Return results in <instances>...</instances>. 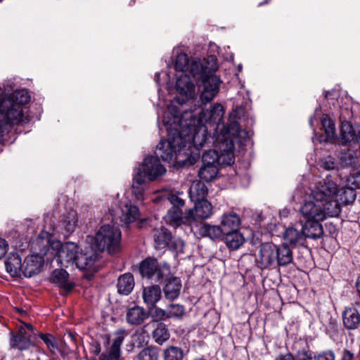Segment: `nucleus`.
I'll return each mask as SVG.
<instances>
[{"instance_id":"obj_8","label":"nucleus","mask_w":360,"mask_h":360,"mask_svg":"<svg viewBox=\"0 0 360 360\" xmlns=\"http://www.w3.org/2000/svg\"><path fill=\"white\" fill-rule=\"evenodd\" d=\"M139 272L143 277L153 278L161 282L171 274L170 266L166 263H159L158 259L147 257L139 264Z\"/></svg>"},{"instance_id":"obj_21","label":"nucleus","mask_w":360,"mask_h":360,"mask_svg":"<svg viewBox=\"0 0 360 360\" xmlns=\"http://www.w3.org/2000/svg\"><path fill=\"white\" fill-rule=\"evenodd\" d=\"M162 291L160 287L158 285H152L143 287L142 297L143 302L152 307H155V304L160 300Z\"/></svg>"},{"instance_id":"obj_39","label":"nucleus","mask_w":360,"mask_h":360,"mask_svg":"<svg viewBox=\"0 0 360 360\" xmlns=\"http://www.w3.org/2000/svg\"><path fill=\"white\" fill-rule=\"evenodd\" d=\"M170 334L165 324L159 323L156 328L153 332V337L155 342L159 345H162L169 338Z\"/></svg>"},{"instance_id":"obj_4","label":"nucleus","mask_w":360,"mask_h":360,"mask_svg":"<svg viewBox=\"0 0 360 360\" xmlns=\"http://www.w3.org/2000/svg\"><path fill=\"white\" fill-rule=\"evenodd\" d=\"M300 213L304 219L309 222L310 221H323L328 217H338L341 212L340 202L330 201L325 203L321 200L312 198L310 195L309 200L300 207Z\"/></svg>"},{"instance_id":"obj_15","label":"nucleus","mask_w":360,"mask_h":360,"mask_svg":"<svg viewBox=\"0 0 360 360\" xmlns=\"http://www.w3.org/2000/svg\"><path fill=\"white\" fill-rule=\"evenodd\" d=\"M342 323L348 330H354L360 326V313L354 306L345 307L342 312Z\"/></svg>"},{"instance_id":"obj_27","label":"nucleus","mask_w":360,"mask_h":360,"mask_svg":"<svg viewBox=\"0 0 360 360\" xmlns=\"http://www.w3.org/2000/svg\"><path fill=\"white\" fill-rule=\"evenodd\" d=\"M163 219L167 224L174 227H178L181 224H188L186 221L185 216L183 217L181 209L170 208Z\"/></svg>"},{"instance_id":"obj_24","label":"nucleus","mask_w":360,"mask_h":360,"mask_svg":"<svg viewBox=\"0 0 360 360\" xmlns=\"http://www.w3.org/2000/svg\"><path fill=\"white\" fill-rule=\"evenodd\" d=\"M153 236L156 247L160 249L168 247L172 239L170 231L164 226L155 229Z\"/></svg>"},{"instance_id":"obj_2","label":"nucleus","mask_w":360,"mask_h":360,"mask_svg":"<svg viewBox=\"0 0 360 360\" xmlns=\"http://www.w3.org/2000/svg\"><path fill=\"white\" fill-rule=\"evenodd\" d=\"M56 250L54 259L58 265L68 267L70 264H75L82 270H91L96 262L98 259L96 252L84 253L79 246L72 242L53 243Z\"/></svg>"},{"instance_id":"obj_13","label":"nucleus","mask_w":360,"mask_h":360,"mask_svg":"<svg viewBox=\"0 0 360 360\" xmlns=\"http://www.w3.org/2000/svg\"><path fill=\"white\" fill-rule=\"evenodd\" d=\"M160 146V143L157 146ZM158 150V148H156ZM157 157L148 156L143 162L142 169L147 174V176L150 181H153L157 178L162 176L166 172L165 167L160 163L159 158L164 160L160 155H158L157 150H155Z\"/></svg>"},{"instance_id":"obj_36","label":"nucleus","mask_w":360,"mask_h":360,"mask_svg":"<svg viewBox=\"0 0 360 360\" xmlns=\"http://www.w3.org/2000/svg\"><path fill=\"white\" fill-rule=\"evenodd\" d=\"M146 326L138 328L131 335V342L134 347H141L147 345L149 335L146 330Z\"/></svg>"},{"instance_id":"obj_18","label":"nucleus","mask_w":360,"mask_h":360,"mask_svg":"<svg viewBox=\"0 0 360 360\" xmlns=\"http://www.w3.org/2000/svg\"><path fill=\"white\" fill-rule=\"evenodd\" d=\"M163 281H165V285L163 288V292L166 299L174 300L176 299L180 295L181 288V279L176 276H169Z\"/></svg>"},{"instance_id":"obj_38","label":"nucleus","mask_w":360,"mask_h":360,"mask_svg":"<svg viewBox=\"0 0 360 360\" xmlns=\"http://www.w3.org/2000/svg\"><path fill=\"white\" fill-rule=\"evenodd\" d=\"M218 172L217 165H202L198 172V176L200 179L207 182L214 179Z\"/></svg>"},{"instance_id":"obj_59","label":"nucleus","mask_w":360,"mask_h":360,"mask_svg":"<svg viewBox=\"0 0 360 360\" xmlns=\"http://www.w3.org/2000/svg\"><path fill=\"white\" fill-rule=\"evenodd\" d=\"M133 192L136 196L137 200H143V186H136L135 189H133Z\"/></svg>"},{"instance_id":"obj_56","label":"nucleus","mask_w":360,"mask_h":360,"mask_svg":"<svg viewBox=\"0 0 360 360\" xmlns=\"http://www.w3.org/2000/svg\"><path fill=\"white\" fill-rule=\"evenodd\" d=\"M335 354L331 350L323 352L316 357V360H335Z\"/></svg>"},{"instance_id":"obj_46","label":"nucleus","mask_w":360,"mask_h":360,"mask_svg":"<svg viewBox=\"0 0 360 360\" xmlns=\"http://www.w3.org/2000/svg\"><path fill=\"white\" fill-rule=\"evenodd\" d=\"M115 338L112 341L111 347L115 349L117 351H120V347L127 335V332L125 329H120L117 330L115 334Z\"/></svg>"},{"instance_id":"obj_49","label":"nucleus","mask_w":360,"mask_h":360,"mask_svg":"<svg viewBox=\"0 0 360 360\" xmlns=\"http://www.w3.org/2000/svg\"><path fill=\"white\" fill-rule=\"evenodd\" d=\"M169 308V309L167 311L169 312V318H181L184 314V307L181 304H170Z\"/></svg>"},{"instance_id":"obj_44","label":"nucleus","mask_w":360,"mask_h":360,"mask_svg":"<svg viewBox=\"0 0 360 360\" xmlns=\"http://www.w3.org/2000/svg\"><path fill=\"white\" fill-rule=\"evenodd\" d=\"M158 350L154 347L143 349L138 355L139 360H158Z\"/></svg>"},{"instance_id":"obj_37","label":"nucleus","mask_w":360,"mask_h":360,"mask_svg":"<svg viewBox=\"0 0 360 360\" xmlns=\"http://www.w3.org/2000/svg\"><path fill=\"white\" fill-rule=\"evenodd\" d=\"M188 75L192 76L195 79H202L203 77L207 76L206 70L203 65L196 60H193L188 65V70L187 71Z\"/></svg>"},{"instance_id":"obj_10","label":"nucleus","mask_w":360,"mask_h":360,"mask_svg":"<svg viewBox=\"0 0 360 360\" xmlns=\"http://www.w3.org/2000/svg\"><path fill=\"white\" fill-rule=\"evenodd\" d=\"M224 115V109L221 104L214 103L209 108L202 109L198 117H196V122L206 126L207 124L213 127V130L217 131L222 120Z\"/></svg>"},{"instance_id":"obj_57","label":"nucleus","mask_w":360,"mask_h":360,"mask_svg":"<svg viewBox=\"0 0 360 360\" xmlns=\"http://www.w3.org/2000/svg\"><path fill=\"white\" fill-rule=\"evenodd\" d=\"M11 334H13L15 335L24 336L25 338H30V340H31V338L33 335L31 332L27 331V328L23 327L22 326H20L19 327L17 333L12 332Z\"/></svg>"},{"instance_id":"obj_30","label":"nucleus","mask_w":360,"mask_h":360,"mask_svg":"<svg viewBox=\"0 0 360 360\" xmlns=\"http://www.w3.org/2000/svg\"><path fill=\"white\" fill-rule=\"evenodd\" d=\"M198 232L202 237L216 240L221 238L224 231L219 226L203 224L200 226Z\"/></svg>"},{"instance_id":"obj_53","label":"nucleus","mask_w":360,"mask_h":360,"mask_svg":"<svg viewBox=\"0 0 360 360\" xmlns=\"http://www.w3.org/2000/svg\"><path fill=\"white\" fill-rule=\"evenodd\" d=\"M297 360H316V356L309 350L299 351L296 354Z\"/></svg>"},{"instance_id":"obj_41","label":"nucleus","mask_w":360,"mask_h":360,"mask_svg":"<svg viewBox=\"0 0 360 360\" xmlns=\"http://www.w3.org/2000/svg\"><path fill=\"white\" fill-rule=\"evenodd\" d=\"M163 356L164 360H184V353L180 347L170 346L165 349Z\"/></svg>"},{"instance_id":"obj_17","label":"nucleus","mask_w":360,"mask_h":360,"mask_svg":"<svg viewBox=\"0 0 360 360\" xmlns=\"http://www.w3.org/2000/svg\"><path fill=\"white\" fill-rule=\"evenodd\" d=\"M148 317V312L138 305L128 308L125 316L127 323L132 326H141Z\"/></svg>"},{"instance_id":"obj_48","label":"nucleus","mask_w":360,"mask_h":360,"mask_svg":"<svg viewBox=\"0 0 360 360\" xmlns=\"http://www.w3.org/2000/svg\"><path fill=\"white\" fill-rule=\"evenodd\" d=\"M154 310L152 313V319L154 321L160 322L169 319V312L161 308L154 307Z\"/></svg>"},{"instance_id":"obj_29","label":"nucleus","mask_w":360,"mask_h":360,"mask_svg":"<svg viewBox=\"0 0 360 360\" xmlns=\"http://www.w3.org/2000/svg\"><path fill=\"white\" fill-rule=\"evenodd\" d=\"M283 239L290 245L302 244L305 239L303 229L299 231L294 227H288L283 233Z\"/></svg>"},{"instance_id":"obj_9","label":"nucleus","mask_w":360,"mask_h":360,"mask_svg":"<svg viewBox=\"0 0 360 360\" xmlns=\"http://www.w3.org/2000/svg\"><path fill=\"white\" fill-rule=\"evenodd\" d=\"M338 192L337 184L330 177H326L316 184L311 195L313 199L319 200L325 203H328L330 201L339 202L337 198Z\"/></svg>"},{"instance_id":"obj_12","label":"nucleus","mask_w":360,"mask_h":360,"mask_svg":"<svg viewBox=\"0 0 360 360\" xmlns=\"http://www.w3.org/2000/svg\"><path fill=\"white\" fill-rule=\"evenodd\" d=\"M195 207L188 210L185 214L186 221L191 225L198 220H203L210 218L212 214V206L207 200L193 201Z\"/></svg>"},{"instance_id":"obj_62","label":"nucleus","mask_w":360,"mask_h":360,"mask_svg":"<svg viewBox=\"0 0 360 360\" xmlns=\"http://www.w3.org/2000/svg\"><path fill=\"white\" fill-rule=\"evenodd\" d=\"M354 354L349 350H344L341 360H353Z\"/></svg>"},{"instance_id":"obj_55","label":"nucleus","mask_w":360,"mask_h":360,"mask_svg":"<svg viewBox=\"0 0 360 360\" xmlns=\"http://www.w3.org/2000/svg\"><path fill=\"white\" fill-rule=\"evenodd\" d=\"M171 249H173L176 252H182L184 249V242L181 240H172L169 243V245Z\"/></svg>"},{"instance_id":"obj_16","label":"nucleus","mask_w":360,"mask_h":360,"mask_svg":"<svg viewBox=\"0 0 360 360\" xmlns=\"http://www.w3.org/2000/svg\"><path fill=\"white\" fill-rule=\"evenodd\" d=\"M43 264L44 259L39 255L27 256L22 264V276L31 277L39 274Z\"/></svg>"},{"instance_id":"obj_3","label":"nucleus","mask_w":360,"mask_h":360,"mask_svg":"<svg viewBox=\"0 0 360 360\" xmlns=\"http://www.w3.org/2000/svg\"><path fill=\"white\" fill-rule=\"evenodd\" d=\"M30 101V96L26 89L15 91L12 98L3 101L1 106L6 108V110L0 122V134H3L11 126L28 122L24 116L22 105Z\"/></svg>"},{"instance_id":"obj_54","label":"nucleus","mask_w":360,"mask_h":360,"mask_svg":"<svg viewBox=\"0 0 360 360\" xmlns=\"http://www.w3.org/2000/svg\"><path fill=\"white\" fill-rule=\"evenodd\" d=\"M335 162L333 158L328 157L321 160V166L326 170L333 169L335 167Z\"/></svg>"},{"instance_id":"obj_50","label":"nucleus","mask_w":360,"mask_h":360,"mask_svg":"<svg viewBox=\"0 0 360 360\" xmlns=\"http://www.w3.org/2000/svg\"><path fill=\"white\" fill-rule=\"evenodd\" d=\"M147 176L145 172L141 170H139L134 176L133 179V183H132V189H135V188L137 186H142L143 184L145 183L146 176Z\"/></svg>"},{"instance_id":"obj_45","label":"nucleus","mask_w":360,"mask_h":360,"mask_svg":"<svg viewBox=\"0 0 360 360\" xmlns=\"http://www.w3.org/2000/svg\"><path fill=\"white\" fill-rule=\"evenodd\" d=\"M39 337L52 354H56V352L59 350L56 339L51 334L39 333Z\"/></svg>"},{"instance_id":"obj_40","label":"nucleus","mask_w":360,"mask_h":360,"mask_svg":"<svg viewBox=\"0 0 360 360\" xmlns=\"http://www.w3.org/2000/svg\"><path fill=\"white\" fill-rule=\"evenodd\" d=\"M359 162V158L355 152L352 150L342 151L340 155V163L345 167H355Z\"/></svg>"},{"instance_id":"obj_22","label":"nucleus","mask_w":360,"mask_h":360,"mask_svg":"<svg viewBox=\"0 0 360 360\" xmlns=\"http://www.w3.org/2000/svg\"><path fill=\"white\" fill-rule=\"evenodd\" d=\"M240 224V217L233 211L224 213L221 217V225L224 232L238 230Z\"/></svg>"},{"instance_id":"obj_14","label":"nucleus","mask_w":360,"mask_h":360,"mask_svg":"<svg viewBox=\"0 0 360 360\" xmlns=\"http://www.w3.org/2000/svg\"><path fill=\"white\" fill-rule=\"evenodd\" d=\"M276 245L264 243L261 245L257 262L260 269H266L276 262Z\"/></svg>"},{"instance_id":"obj_60","label":"nucleus","mask_w":360,"mask_h":360,"mask_svg":"<svg viewBox=\"0 0 360 360\" xmlns=\"http://www.w3.org/2000/svg\"><path fill=\"white\" fill-rule=\"evenodd\" d=\"M4 89L0 86V122H1V119L3 118V115L5 114L6 108L1 106V103L3 101L7 100L8 98H4Z\"/></svg>"},{"instance_id":"obj_1","label":"nucleus","mask_w":360,"mask_h":360,"mask_svg":"<svg viewBox=\"0 0 360 360\" xmlns=\"http://www.w3.org/2000/svg\"><path fill=\"white\" fill-rule=\"evenodd\" d=\"M181 105L179 99L174 100L167 107L165 112L162 123L167 131V139L161 140L157 150L164 161L169 162L180 154L186 148L191 150L193 147L197 151L187 160L191 165L194 164L199 158V150L207 145L209 139H213L208 135L207 126L196 122V117L193 110H184V113L177 114Z\"/></svg>"},{"instance_id":"obj_20","label":"nucleus","mask_w":360,"mask_h":360,"mask_svg":"<svg viewBox=\"0 0 360 360\" xmlns=\"http://www.w3.org/2000/svg\"><path fill=\"white\" fill-rule=\"evenodd\" d=\"M6 271L13 277H21L22 264L17 253H10L5 261Z\"/></svg>"},{"instance_id":"obj_43","label":"nucleus","mask_w":360,"mask_h":360,"mask_svg":"<svg viewBox=\"0 0 360 360\" xmlns=\"http://www.w3.org/2000/svg\"><path fill=\"white\" fill-rule=\"evenodd\" d=\"M189 63L188 56L186 53H180L176 57L174 68L181 73H187Z\"/></svg>"},{"instance_id":"obj_35","label":"nucleus","mask_w":360,"mask_h":360,"mask_svg":"<svg viewBox=\"0 0 360 360\" xmlns=\"http://www.w3.org/2000/svg\"><path fill=\"white\" fill-rule=\"evenodd\" d=\"M32 345H33V344L30 338L21 335L11 334L10 347L12 349H17L22 351L28 349Z\"/></svg>"},{"instance_id":"obj_6","label":"nucleus","mask_w":360,"mask_h":360,"mask_svg":"<svg viewBox=\"0 0 360 360\" xmlns=\"http://www.w3.org/2000/svg\"><path fill=\"white\" fill-rule=\"evenodd\" d=\"M95 242L100 250L117 253L120 250L121 231L110 225H103L97 231Z\"/></svg>"},{"instance_id":"obj_19","label":"nucleus","mask_w":360,"mask_h":360,"mask_svg":"<svg viewBox=\"0 0 360 360\" xmlns=\"http://www.w3.org/2000/svg\"><path fill=\"white\" fill-rule=\"evenodd\" d=\"M50 281L63 288L66 292H69L75 287L74 283L69 280V274L63 269L54 270L51 274Z\"/></svg>"},{"instance_id":"obj_32","label":"nucleus","mask_w":360,"mask_h":360,"mask_svg":"<svg viewBox=\"0 0 360 360\" xmlns=\"http://www.w3.org/2000/svg\"><path fill=\"white\" fill-rule=\"evenodd\" d=\"M77 223V214L76 211L70 210L63 216L59 225L64 228L68 233H72Z\"/></svg>"},{"instance_id":"obj_28","label":"nucleus","mask_w":360,"mask_h":360,"mask_svg":"<svg viewBox=\"0 0 360 360\" xmlns=\"http://www.w3.org/2000/svg\"><path fill=\"white\" fill-rule=\"evenodd\" d=\"M321 221H310L305 222L302 226L305 238L313 239L320 238L323 234V229Z\"/></svg>"},{"instance_id":"obj_51","label":"nucleus","mask_w":360,"mask_h":360,"mask_svg":"<svg viewBox=\"0 0 360 360\" xmlns=\"http://www.w3.org/2000/svg\"><path fill=\"white\" fill-rule=\"evenodd\" d=\"M347 181L351 187V192L353 193L354 190L360 188V173L357 172L351 175Z\"/></svg>"},{"instance_id":"obj_34","label":"nucleus","mask_w":360,"mask_h":360,"mask_svg":"<svg viewBox=\"0 0 360 360\" xmlns=\"http://www.w3.org/2000/svg\"><path fill=\"white\" fill-rule=\"evenodd\" d=\"M207 194V188L205 185L200 181L193 183L190 188L189 195L192 201L205 200L204 198Z\"/></svg>"},{"instance_id":"obj_42","label":"nucleus","mask_w":360,"mask_h":360,"mask_svg":"<svg viewBox=\"0 0 360 360\" xmlns=\"http://www.w3.org/2000/svg\"><path fill=\"white\" fill-rule=\"evenodd\" d=\"M321 124L327 136V139H331L335 134V126L334 122L328 115H323L321 118Z\"/></svg>"},{"instance_id":"obj_64","label":"nucleus","mask_w":360,"mask_h":360,"mask_svg":"<svg viewBox=\"0 0 360 360\" xmlns=\"http://www.w3.org/2000/svg\"><path fill=\"white\" fill-rule=\"evenodd\" d=\"M356 287L358 292L360 294V276L357 278Z\"/></svg>"},{"instance_id":"obj_25","label":"nucleus","mask_w":360,"mask_h":360,"mask_svg":"<svg viewBox=\"0 0 360 360\" xmlns=\"http://www.w3.org/2000/svg\"><path fill=\"white\" fill-rule=\"evenodd\" d=\"M134 288V276L131 273L121 275L117 283V292L123 295H129Z\"/></svg>"},{"instance_id":"obj_11","label":"nucleus","mask_w":360,"mask_h":360,"mask_svg":"<svg viewBox=\"0 0 360 360\" xmlns=\"http://www.w3.org/2000/svg\"><path fill=\"white\" fill-rule=\"evenodd\" d=\"M221 82L220 78L213 74L202 77L199 91L200 100L203 104L211 102L218 94Z\"/></svg>"},{"instance_id":"obj_33","label":"nucleus","mask_w":360,"mask_h":360,"mask_svg":"<svg viewBox=\"0 0 360 360\" xmlns=\"http://www.w3.org/2000/svg\"><path fill=\"white\" fill-rule=\"evenodd\" d=\"M152 201L154 203H165L167 202H169L170 204L172 205L171 208L181 209L185 205L184 200L175 194H169L167 195L158 194L152 200Z\"/></svg>"},{"instance_id":"obj_5","label":"nucleus","mask_w":360,"mask_h":360,"mask_svg":"<svg viewBox=\"0 0 360 360\" xmlns=\"http://www.w3.org/2000/svg\"><path fill=\"white\" fill-rule=\"evenodd\" d=\"M216 149L206 150L202 156V165H231L235 162L234 143L229 139H224L217 143Z\"/></svg>"},{"instance_id":"obj_26","label":"nucleus","mask_w":360,"mask_h":360,"mask_svg":"<svg viewBox=\"0 0 360 360\" xmlns=\"http://www.w3.org/2000/svg\"><path fill=\"white\" fill-rule=\"evenodd\" d=\"M276 262L278 266H286L292 262V252L286 243L276 245Z\"/></svg>"},{"instance_id":"obj_61","label":"nucleus","mask_w":360,"mask_h":360,"mask_svg":"<svg viewBox=\"0 0 360 360\" xmlns=\"http://www.w3.org/2000/svg\"><path fill=\"white\" fill-rule=\"evenodd\" d=\"M276 360H295L294 356L290 353H287L285 354H280L276 359Z\"/></svg>"},{"instance_id":"obj_52","label":"nucleus","mask_w":360,"mask_h":360,"mask_svg":"<svg viewBox=\"0 0 360 360\" xmlns=\"http://www.w3.org/2000/svg\"><path fill=\"white\" fill-rule=\"evenodd\" d=\"M342 136L346 141L354 139V134L352 129V127L349 124H345L342 127Z\"/></svg>"},{"instance_id":"obj_7","label":"nucleus","mask_w":360,"mask_h":360,"mask_svg":"<svg viewBox=\"0 0 360 360\" xmlns=\"http://www.w3.org/2000/svg\"><path fill=\"white\" fill-rule=\"evenodd\" d=\"M176 89L179 94L173 100H172L169 104L175 99H179L181 105H184L185 108L179 106L177 111L178 115L184 113V110L186 108L187 110H193L191 109L192 104L193 103V98H195V86L193 84L190 75L187 73H181L180 75L177 76L176 82Z\"/></svg>"},{"instance_id":"obj_58","label":"nucleus","mask_w":360,"mask_h":360,"mask_svg":"<svg viewBox=\"0 0 360 360\" xmlns=\"http://www.w3.org/2000/svg\"><path fill=\"white\" fill-rule=\"evenodd\" d=\"M8 249V242L2 238H0V259L4 257Z\"/></svg>"},{"instance_id":"obj_63","label":"nucleus","mask_w":360,"mask_h":360,"mask_svg":"<svg viewBox=\"0 0 360 360\" xmlns=\"http://www.w3.org/2000/svg\"><path fill=\"white\" fill-rule=\"evenodd\" d=\"M22 326L26 328L27 330L31 332L32 335H34L32 325H31L30 323H26V324H24V326Z\"/></svg>"},{"instance_id":"obj_23","label":"nucleus","mask_w":360,"mask_h":360,"mask_svg":"<svg viewBox=\"0 0 360 360\" xmlns=\"http://www.w3.org/2000/svg\"><path fill=\"white\" fill-rule=\"evenodd\" d=\"M121 211L120 219L126 225L136 221L140 215L138 207L131 205L130 202H127L124 205H122Z\"/></svg>"},{"instance_id":"obj_47","label":"nucleus","mask_w":360,"mask_h":360,"mask_svg":"<svg viewBox=\"0 0 360 360\" xmlns=\"http://www.w3.org/2000/svg\"><path fill=\"white\" fill-rule=\"evenodd\" d=\"M120 357V351H117L115 349L110 347L109 350L102 353L98 360H119Z\"/></svg>"},{"instance_id":"obj_31","label":"nucleus","mask_w":360,"mask_h":360,"mask_svg":"<svg viewBox=\"0 0 360 360\" xmlns=\"http://www.w3.org/2000/svg\"><path fill=\"white\" fill-rule=\"evenodd\" d=\"M225 233V243L233 250L239 248L244 243L245 239L243 235L236 231L224 232Z\"/></svg>"}]
</instances>
